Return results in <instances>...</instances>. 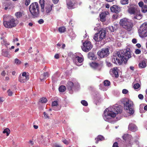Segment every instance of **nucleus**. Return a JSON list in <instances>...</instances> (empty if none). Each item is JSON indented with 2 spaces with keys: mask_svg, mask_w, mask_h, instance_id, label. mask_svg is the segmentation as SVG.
I'll use <instances>...</instances> for the list:
<instances>
[{
  "mask_svg": "<svg viewBox=\"0 0 147 147\" xmlns=\"http://www.w3.org/2000/svg\"><path fill=\"white\" fill-rule=\"evenodd\" d=\"M131 56L130 50L127 48L124 51L121 50L114 54L112 58V62L114 63L120 65L123 61L126 62Z\"/></svg>",
  "mask_w": 147,
  "mask_h": 147,
  "instance_id": "nucleus-1",
  "label": "nucleus"
},
{
  "mask_svg": "<svg viewBox=\"0 0 147 147\" xmlns=\"http://www.w3.org/2000/svg\"><path fill=\"white\" fill-rule=\"evenodd\" d=\"M122 107L121 106L116 105L106 109L104 111L103 116L106 121L110 122L111 120L114 118L116 115L121 113L122 112Z\"/></svg>",
  "mask_w": 147,
  "mask_h": 147,
  "instance_id": "nucleus-2",
  "label": "nucleus"
},
{
  "mask_svg": "<svg viewBox=\"0 0 147 147\" xmlns=\"http://www.w3.org/2000/svg\"><path fill=\"white\" fill-rule=\"evenodd\" d=\"M3 25L5 28H11L15 27L18 23L16 20L8 15H3Z\"/></svg>",
  "mask_w": 147,
  "mask_h": 147,
  "instance_id": "nucleus-3",
  "label": "nucleus"
},
{
  "mask_svg": "<svg viewBox=\"0 0 147 147\" xmlns=\"http://www.w3.org/2000/svg\"><path fill=\"white\" fill-rule=\"evenodd\" d=\"M123 103L124 109L126 110L128 113L131 115L134 113V111L133 108V104L131 100L128 98H126L123 100Z\"/></svg>",
  "mask_w": 147,
  "mask_h": 147,
  "instance_id": "nucleus-4",
  "label": "nucleus"
},
{
  "mask_svg": "<svg viewBox=\"0 0 147 147\" xmlns=\"http://www.w3.org/2000/svg\"><path fill=\"white\" fill-rule=\"evenodd\" d=\"M29 10L34 17H37L39 16V8L37 3L35 2L31 4L29 7Z\"/></svg>",
  "mask_w": 147,
  "mask_h": 147,
  "instance_id": "nucleus-5",
  "label": "nucleus"
},
{
  "mask_svg": "<svg viewBox=\"0 0 147 147\" xmlns=\"http://www.w3.org/2000/svg\"><path fill=\"white\" fill-rule=\"evenodd\" d=\"M119 24L123 28L129 31L131 30L133 27L132 24L130 20L125 18L121 19Z\"/></svg>",
  "mask_w": 147,
  "mask_h": 147,
  "instance_id": "nucleus-6",
  "label": "nucleus"
},
{
  "mask_svg": "<svg viewBox=\"0 0 147 147\" xmlns=\"http://www.w3.org/2000/svg\"><path fill=\"white\" fill-rule=\"evenodd\" d=\"M67 87L70 94H72L73 91L76 89L78 88L79 85L78 82L76 81L73 82L69 81L68 82Z\"/></svg>",
  "mask_w": 147,
  "mask_h": 147,
  "instance_id": "nucleus-7",
  "label": "nucleus"
},
{
  "mask_svg": "<svg viewBox=\"0 0 147 147\" xmlns=\"http://www.w3.org/2000/svg\"><path fill=\"white\" fill-rule=\"evenodd\" d=\"M53 6V5L51 2L47 1L45 4L44 10L43 12L46 15H50Z\"/></svg>",
  "mask_w": 147,
  "mask_h": 147,
  "instance_id": "nucleus-8",
  "label": "nucleus"
},
{
  "mask_svg": "<svg viewBox=\"0 0 147 147\" xmlns=\"http://www.w3.org/2000/svg\"><path fill=\"white\" fill-rule=\"evenodd\" d=\"M98 33L99 38H97L98 34H95L94 37V39L96 41L98 42L101 40L102 39L105 37L106 31L105 30L102 29L100 30Z\"/></svg>",
  "mask_w": 147,
  "mask_h": 147,
  "instance_id": "nucleus-9",
  "label": "nucleus"
},
{
  "mask_svg": "<svg viewBox=\"0 0 147 147\" xmlns=\"http://www.w3.org/2000/svg\"><path fill=\"white\" fill-rule=\"evenodd\" d=\"M29 78V76L28 73L24 72L19 75L18 78V81L21 83H24L28 80Z\"/></svg>",
  "mask_w": 147,
  "mask_h": 147,
  "instance_id": "nucleus-10",
  "label": "nucleus"
},
{
  "mask_svg": "<svg viewBox=\"0 0 147 147\" xmlns=\"http://www.w3.org/2000/svg\"><path fill=\"white\" fill-rule=\"evenodd\" d=\"M97 55L101 58H103L109 55V49L108 48L102 49L97 52Z\"/></svg>",
  "mask_w": 147,
  "mask_h": 147,
  "instance_id": "nucleus-11",
  "label": "nucleus"
},
{
  "mask_svg": "<svg viewBox=\"0 0 147 147\" xmlns=\"http://www.w3.org/2000/svg\"><path fill=\"white\" fill-rule=\"evenodd\" d=\"M92 47V46L90 42L88 41H86L83 43L82 49L84 51L88 52L91 49Z\"/></svg>",
  "mask_w": 147,
  "mask_h": 147,
  "instance_id": "nucleus-12",
  "label": "nucleus"
},
{
  "mask_svg": "<svg viewBox=\"0 0 147 147\" xmlns=\"http://www.w3.org/2000/svg\"><path fill=\"white\" fill-rule=\"evenodd\" d=\"M90 66L94 69L100 70H101L102 66V63H97L96 62H92L89 64Z\"/></svg>",
  "mask_w": 147,
  "mask_h": 147,
  "instance_id": "nucleus-13",
  "label": "nucleus"
},
{
  "mask_svg": "<svg viewBox=\"0 0 147 147\" xmlns=\"http://www.w3.org/2000/svg\"><path fill=\"white\" fill-rule=\"evenodd\" d=\"M83 61V59L82 57L76 56L74 59V62L77 65L80 66L82 65V62Z\"/></svg>",
  "mask_w": 147,
  "mask_h": 147,
  "instance_id": "nucleus-14",
  "label": "nucleus"
},
{
  "mask_svg": "<svg viewBox=\"0 0 147 147\" xmlns=\"http://www.w3.org/2000/svg\"><path fill=\"white\" fill-rule=\"evenodd\" d=\"M73 1L72 0L70 1H68L67 0H66L67 4L68 9H71L76 7V5L75 2H74V3L72 2Z\"/></svg>",
  "mask_w": 147,
  "mask_h": 147,
  "instance_id": "nucleus-15",
  "label": "nucleus"
},
{
  "mask_svg": "<svg viewBox=\"0 0 147 147\" xmlns=\"http://www.w3.org/2000/svg\"><path fill=\"white\" fill-rule=\"evenodd\" d=\"M117 70V67H114L111 69L110 71V74L113 76H115V77H117L118 76Z\"/></svg>",
  "mask_w": 147,
  "mask_h": 147,
  "instance_id": "nucleus-16",
  "label": "nucleus"
},
{
  "mask_svg": "<svg viewBox=\"0 0 147 147\" xmlns=\"http://www.w3.org/2000/svg\"><path fill=\"white\" fill-rule=\"evenodd\" d=\"M128 12L131 14L136 15L138 11L137 10L136 7L134 6L131 7L128 9Z\"/></svg>",
  "mask_w": 147,
  "mask_h": 147,
  "instance_id": "nucleus-17",
  "label": "nucleus"
},
{
  "mask_svg": "<svg viewBox=\"0 0 147 147\" xmlns=\"http://www.w3.org/2000/svg\"><path fill=\"white\" fill-rule=\"evenodd\" d=\"M110 9L111 12H115L116 13H118L120 11V8L116 5H113L111 7Z\"/></svg>",
  "mask_w": 147,
  "mask_h": 147,
  "instance_id": "nucleus-18",
  "label": "nucleus"
},
{
  "mask_svg": "<svg viewBox=\"0 0 147 147\" xmlns=\"http://www.w3.org/2000/svg\"><path fill=\"white\" fill-rule=\"evenodd\" d=\"M140 36L141 38H144L147 36V30H138Z\"/></svg>",
  "mask_w": 147,
  "mask_h": 147,
  "instance_id": "nucleus-19",
  "label": "nucleus"
},
{
  "mask_svg": "<svg viewBox=\"0 0 147 147\" xmlns=\"http://www.w3.org/2000/svg\"><path fill=\"white\" fill-rule=\"evenodd\" d=\"M128 129L133 131H135L137 130V127L135 125L132 123L129 124L128 126Z\"/></svg>",
  "mask_w": 147,
  "mask_h": 147,
  "instance_id": "nucleus-20",
  "label": "nucleus"
},
{
  "mask_svg": "<svg viewBox=\"0 0 147 147\" xmlns=\"http://www.w3.org/2000/svg\"><path fill=\"white\" fill-rule=\"evenodd\" d=\"M107 12H104L101 13L100 15V20L102 22H104L106 20V16L107 15Z\"/></svg>",
  "mask_w": 147,
  "mask_h": 147,
  "instance_id": "nucleus-21",
  "label": "nucleus"
},
{
  "mask_svg": "<svg viewBox=\"0 0 147 147\" xmlns=\"http://www.w3.org/2000/svg\"><path fill=\"white\" fill-rule=\"evenodd\" d=\"M123 139L125 141H129L132 139L131 135L128 134H125L122 137Z\"/></svg>",
  "mask_w": 147,
  "mask_h": 147,
  "instance_id": "nucleus-22",
  "label": "nucleus"
},
{
  "mask_svg": "<svg viewBox=\"0 0 147 147\" xmlns=\"http://www.w3.org/2000/svg\"><path fill=\"white\" fill-rule=\"evenodd\" d=\"M24 15V13L22 11L16 12L15 13V16L18 19H19Z\"/></svg>",
  "mask_w": 147,
  "mask_h": 147,
  "instance_id": "nucleus-23",
  "label": "nucleus"
},
{
  "mask_svg": "<svg viewBox=\"0 0 147 147\" xmlns=\"http://www.w3.org/2000/svg\"><path fill=\"white\" fill-rule=\"evenodd\" d=\"M147 30V22H145L141 25L138 30Z\"/></svg>",
  "mask_w": 147,
  "mask_h": 147,
  "instance_id": "nucleus-24",
  "label": "nucleus"
},
{
  "mask_svg": "<svg viewBox=\"0 0 147 147\" xmlns=\"http://www.w3.org/2000/svg\"><path fill=\"white\" fill-rule=\"evenodd\" d=\"M49 76V74L48 72L44 73L43 74H42L40 76V79L41 81L43 80L44 79H46L48 78Z\"/></svg>",
  "mask_w": 147,
  "mask_h": 147,
  "instance_id": "nucleus-25",
  "label": "nucleus"
},
{
  "mask_svg": "<svg viewBox=\"0 0 147 147\" xmlns=\"http://www.w3.org/2000/svg\"><path fill=\"white\" fill-rule=\"evenodd\" d=\"M39 3L40 5L42 12H44V10L45 4L46 3H45L44 0H40Z\"/></svg>",
  "mask_w": 147,
  "mask_h": 147,
  "instance_id": "nucleus-26",
  "label": "nucleus"
},
{
  "mask_svg": "<svg viewBox=\"0 0 147 147\" xmlns=\"http://www.w3.org/2000/svg\"><path fill=\"white\" fill-rule=\"evenodd\" d=\"M104 139V137L101 136L99 135L96 138H95V140H96L95 142L96 144H97L98 142V141H102Z\"/></svg>",
  "mask_w": 147,
  "mask_h": 147,
  "instance_id": "nucleus-27",
  "label": "nucleus"
},
{
  "mask_svg": "<svg viewBox=\"0 0 147 147\" xmlns=\"http://www.w3.org/2000/svg\"><path fill=\"white\" fill-rule=\"evenodd\" d=\"M2 55L5 57H9V53L7 51H6L5 49H3L2 51Z\"/></svg>",
  "mask_w": 147,
  "mask_h": 147,
  "instance_id": "nucleus-28",
  "label": "nucleus"
},
{
  "mask_svg": "<svg viewBox=\"0 0 147 147\" xmlns=\"http://www.w3.org/2000/svg\"><path fill=\"white\" fill-rule=\"evenodd\" d=\"M146 63L144 61L140 62L139 64V67L141 68H144L146 67Z\"/></svg>",
  "mask_w": 147,
  "mask_h": 147,
  "instance_id": "nucleus-29",
  "label": "nucleus"
},
{
  "mask_svg": "<svg viewBox=\"0 0 147 147\" xmlns=\"http://www.w3.org/2000/svg\"><path fill=\"white\" fill-rule=\"evenodd\" d=\"M135 15H136V16L134 17V18L135 19L139 20L142 18V15L138 11L136 13V14Z\"/></svg>",
  "mask_w": 147,
  "mask_h": 147,
  "instance_id": "nucleus-30",
  "label": "nucleus"
},
{
  "mask_svg": "<svg viewBox=\"0 0 147 147\" xmlns=\"http://www.w3.org/2000/svg\"><path fill=\"white\" fill-rule=\"evenodd\" d=\"M88 57L90 60H94L95 59L94 54L92 53H89L88 54Z\"/></svg>",
  "mask_w": 147,
  "mask_h": 147,
  "instance_id": "nucleus-31",
  "label": "nucleus"
},
{
  "mask_svg": "<svg viewBox=\"0 0 147 147\" xmlns=\"http://www.w3.org/2000/svg\"><path fill=\"white\" fill-rule=\"evenodd\" d=\"M1 42L2 45H5L6 46L9 45V43L5 39H3Z\"/></svg>",
  "mask_w": 147,
  "mask_h": 147,
  "instance_id": "nucleus-32",
  "label": "nucleus"
},
{
  "mask_svg": "<svg viewBox=\"0 0 147 147\" xmlns=\"http://www.w3.org/2000/svg\"><path fill=\"white\" fill-rule=\"evenodd\" d=\"M134 88L136 90H139L140 89V85L138 83H136L134 84Z\"/></svg>",
  "mask_w": 147,
  "mask_h": 147,
  "instance_id": "nucleus-33",
  "label": "nucleus"
},
{
  "mask_svg": "<svg viewBox=\"0 0 147 147\" xmlns=\"http://www.w3.org/2000/svg\"><path fill=\"white\" fill-rule=\"evenodd\" d=\"M66 30V28L64 27H61L59 28L58 30L60 33L64 32Z\"/></svg>",
  "mask_w": 147,
  "mask_h": 147,
  "instance_id": "nucleus-34",
  "label": "nucleus"
},
{
  "mask_svg": "<svg viewBox=\"0 0 147 147\" xmlns=\"http://www.w3.org/2000/svg\"><path fill=\"white\" fill-rule=\"evenodd\" d=\"M59 89L60 92H63L65 90L66 87L64 86H61L59 87Z\"/></svg>",
  "mask_w": 147,
  "mask_h": 147,
  "instance_id": "nucleus-35",
  "label": "nucleus"
},
{
  "mask_svg": "<svg viewBox=\"0 0 147 147\" xmlns=\"http://www.w3.org/2000/svg\"><path fill=\"white\" fill-rule=\"evenodd\" d=\"M142 12L145 13L147 12V5H145L142 8Z\"/></svg>",
  "mask_w": 147,
  "mask_h": 147,
  "instance_id": "nucleus-36",
  "label": "nucleus"
},
{
  "mask_svg": "<svg viewBox=\"0 0 147 147\" xmlns=\"http://www.w3.org/2000/svg\"><path fill=\"white\" fill-rule=\"evenodd\" d=\"M47 140H46V139L45 140H44L43 141H42V140H38V142L39 143H41L42 144H43L45 145H47Z\"/></svg>",
  "mask_w": 147,
  "mask_h": 147,
  "instance_id": "nucleus-37",
  "label": "nucleus"
},
{
  "mask_svg": "<svg viewBox=\"0 0 147 147\" xmlns=\"http://www.w3.org/2000/svg\"><path fill=\"white\" fill-rule=\"evenodd\" d=\"M3 133L4 134H6L7 136H8L10 133V130L8 128H6L4 129L3 131Z\"/></svg>",
  "mask_w": 147,
  "mask_h": 147,
  "instance_id": "nucleus-38",
  "label": "nucleus"
},
{
  "mask_svg": "<svg viewBox=\"0 0 147 147\" xmlns=\"http://www.w3.org/2000/svg\"><path fill=\"white\" fill-rule=\"evenodd\" d=\"M120 2L122 5L127 4L128 3V0H121Z\"/></svg>",
  "mask_w": 147,
  "mask_h": 147,
  "instance_id": "nucleus-39",
  "label": "nucleus"
},
{
  "mask_svg": "<svg viewBox=\"0 0 147 147\" xmlns=\"http://www.w3.org/2000/svg\"><path fill=\"white\" fill-rule=\"evenodd\" d=\"M47 101V99L46 98H42L40 99V102L42 103H46Z\"/></svg>",
  "mask_w": 147,
  "mask_h": 147,
  "instance_id": "nucleus-40",
  "label": "nucleus"
},
{
  "mask_svg": "<svg viewBox=\"0 0 147 147\" xmlns=\"http://www.w3.org/2000/svg\"><path fill=\"white\" fill-rule=\"evenodd\" d=\"M110 84V82L108 80H105L104 81V85L105 86H108Z\"/></svg>",
  "mask_w": 147,
  "mask_h": 147,
  "instance_id": "nucleus-41",
  "label": "nucleus"
},
{
  "mask_svg": "<svg viewBox=\"0 0 147 147\" xmlns=\"http://www.w3.org/2000/svg\"><path fill=\"white\" fill-rule=\"evenodd\" d=\"M43 117L45 119H49V117L48 116V115L47 113L45 112H44L43 113Z\"/></svg>",
  "mask_w": 147,
  "mask_h": 147,
  "instance_id": "nucleus-42",
  "label": "nucleus"
},
{
  "mask_svg": "<svg viewBox=\"0 0 147 147\" xmlns=\"http://www.w3.org/2000/svg\"><path fill=\"white\" fill-rule=\"evenodd\" d=\"M15 63L16 65H19L21 63V61L18 59H16L15 60Z\"/></svg>",
  "mask_w": 147,
  "mask_h": 147,
  "instance_id": "nucleus-43",
  "label": "nucleus"
},
{
  "mask_svg": "<svg viewBox=\"0 0 147 147\" xmlns=\"http://www.w3.org/2000/svg\"><path fill=\"white\" fill-rule=\"evenodd\" d=\"M81 104L84 106H87L88 105V103L85 100H82L81 101Z\"/></svg>",
  "mask_w": 147,
  "mask_h": 147,
  "instance_id": "nucleus-44",
  "label": "nucleus"
},
{
  "mask_svg": "<svg viewBox=\"0 0 147 147\" xmlns=\"http://www.w3.org/2000/svg\"><path fill=\"white\" fill-rule=\"evenodd\" d=\"M7 92L9 96H12L13 93L12 92L10 89L8 90L7 91Z\"/></svg>",
  "mask_w": 147,
  "mask_h": 147,
  "instance_id": "nucleus-45",
  "label": "nucleus"
},
{
  "mask_svg": "<svg viewBox=\"0 0 147 147\" xmlns=\"http://www.w3.org/2000/svg\"><path fill=\"white\" fill-rule=\"evenodd\" d=\"M58 102L57 101H54L52 103V106L53 107L57 106L58 105Z\"/></svg>",
  "mask_w": 147,
  "mask_h": 147,
  "instance_id": "nucleus-46",
  "label": "nucleus"
},
{
  "mask_svg": "<svg viewBox=\"0 0 147 147\" xmlns=\"http://www.w3.org/2000/svg\"><path fill=\"white\" fill-rule=\"evenodd\" d=\"M62 140V142L65 144H69V142L65 139H63Z\"/></svg>",
  "mask_w": 147,
  "mask_h": 147,
  "instance_id": "nucleus-47",
  "label": "nucleus"
},
{
  "mask_svg": "<svg viewBox=\"0 0 147 147\" xmlns=\"http://www.w3.org/2000/svg\"><path fill=\"white\" fill-rule=\"evenodd\" d=\"M144 105H141L140 106V112L141 113H142L143 111V107Z\"/></svg>",
  "mask_w": 147,
  "mask_h": 147,
  "instance_id": "nucleus-48",
  "label": "nucleus"
},
{
  "mask_svg": "<svg viewBox=\"0 0 147 147\" xmlns=\"http://www.w3.org/2000/svg\"><path fill=\"white\" fill-rule=\"evenodd\" d=\"M117 15L116 14L113 15L112 18L113 20H115L117 18Z\"/></svg>",
  "mask_w": 147,
  "mask_h": 147,
  "instance_id": "nucleus-49",
  "label": "nucleus"
},
{
  "mask_svg": "<svg viewBox=\"0 0 147 147\" xmlns=\"http://www.w3.org/2000/svg\"><path fill=\"white\" fill-rule=\"evenodd\" d=\"M128 90L126 89H123V90L122 92L123 94H125L127 93L128 92Z\"/></svg>",
  "mask_w": 147,
  "mask_h": 147,
  "instance_id": "nucleus-50",
  "label": "nucleus"
},
{
  "mask_svg": "<svg viewBox=\"0 0 147 147\" xmlns=\"http://www.w3.org/2000/svg\"><path fill=\"white\" fill-rule=\"evenodd\" d=\"M138 97L140 99L142 100L143 99L144 96L142 94H140L138 95Z\"/></svg>",
  "mask_w": 147,
  "mask_h": 147,
  "instance_id": "nucleus-51",
  "label": "nucleus"
},
{
  "mask_svg": "<svg viewBox=\"0 0 147 147\" xmlns=\"http://www.w3.org/2000/svg\"><path fill=\"white\" fill-rule=\"evenodd\" d=\"M30 1V0H26L25 1V5L27 6L29 4Z\"/></svg>",
  "mask_w": 147,
  "mask_h": 147,
  "instance_id": "nucleus-52",
  "label": "nucleus"
},
{
  "mask_svg": "<svg viewBox=\"0 0 147 147\" xmlns=\"http://www.w3.org/2000/svg\"><path fill=\"white\" fill-rule=\"evenodd\" d=\"M109 29L110 30L111 32H114L115 30V28H114L113 27V26H110L109 27Z\"/></svg>",
  "mask_w": 147,
  "mask_h": 147,
  "instance_id": "nucleus-53",
  "label": "nucleus"
},
{
  "mask_svg": "<svg viewBox=\"0 0 147 147\" xmlns=\"http://www.w3.org/2000/svg\"><path fill=\"white\" fill-rule=\"evenodd\" d=\"M135 53L136 54H138L141 53V51L139 49H137L135 50Z\"/></svg>",
  "mask_w": 147,
  "mask_h": 147,
  "instance_id": "nucleus-54",
  "label": "nucleus"
},
{
  "mask_svg": "<svg viewBox=\"0 0 147 147\" xmlns=\"http://www.w3.org/2000/svg\"><path fill=\"white\" fill-rule=\"evenodd\" d=\"M143 3L142 1H140L138 3V5L140 7H141L142 8L143 6Z\"/></svg>",
  "mask_w": 147,
  "mask_h": 147,
  "instance_id": "nucleus-55",
  "label": "nucleus"
},
{
  "mask_svg": "<svg viewBox=\"0 0 147 147\" xmlns=\"http://www.w3.org/2000/svg\"><path fill=\"white\" fill-rule=\"evenodd\" d=\"M44 140H45V138L43 136H42L40 139H38V140H42V141H43Z\"/></svg>",
  "mask_w": 147,
  "mask_h": 147,
  "instance_id": "nucleus-56",
  "label": "nucleus"
},
{
  "mask_svg": "<svg viewBox=\"0 0 147 147\" xmlns=\"http://www.w3.org/2000/svg\"><path fill=\"white\" fill-rule=\"evenodd\" d=\"M38 22L39 24H42L44 22V20L42 19H40L39 20Z\"/></svg>",
  "mask_w": 147,
  "mask_h": 147,
  "instance_id": "nucleus-57",
  "label": "nucleus"
},
{
  "mask_svg": "<svg viewBox=\"0 0 147 147\" xmlns=\"http://www.w3.org/2000/svg\"><path fill=\"white\" fill-rule=\"evenodd\" d=\"M113 147H119L118 146V144H117V142H115L113 145Z\"/></svg>",
  "mask_w": 147,
  "mask_h": 147,
  "instance_id": "nucleus-58",
  "label": "nucleus"
},
{
  "mask_svg": "<svg viewBox=\"0 0 147 147\" xmlns=\"http://www.w3.org/2000/svg\"><path fill=\"white\" fill-rule=\"evenodd\" d=\"M132 42L134 44H136L137 43V40L135 38H134L132 40Z\"/></svg>",
  "mask_w": 147,
  "mask_h": 147,
  "instance_id": "nucleus-59",
  "label": "nucleus"
},
{
  "mask_svg": "<svg viewBox=\"0 0 147 147\" xmlns=\"http://www.w3.org/2000/svg\"><path fill=\"white\" fill-rule=\"evenodd\" d=\"M99 24H97V27H96L94 28V30H98L99 28Z\"/></svg>",
  "mask_w": 147,
  "mask_h": 147,
  "instance_id": "nucleus-60",
  "label": "nucleus"
},
{
  "mask_svg": "<svg viewBox=\"0 0 147 147\" xmlns=\"http://www.w3.org/2000/svg\"><path fill=\"white\" fill-rule=\"evenodd\" d=\"M6 74V73L5 71H2V72L1 73V75L3 76H5Z\"/></svg>",
  "mask_w": 147,
  "mask_h": 147,
  "instance_id": "nucleus-61",
  "label": "nucleus"
},
{
  "mask_svg": "<svg viewBox=\"0 0 147 147\" xmlns=\"http://www.w3.org/2000/svg\"><path fill=\"white\" fill-rule=\"evenodd\" d=\"M54 57L56 59H58L59 58V55L58 54H56L55 55Z\"/></svg>",
  "mask_w": 147,
  "mask_h": 147,
  "instance_id": "nucleus-62",
  "label": "nucleus"
},
{
  "mask_svg": "<svg viewBox=\"0 0 147 147\" xmlns=\"http://www.w3.org/2000/svg\"><path fill=\"white\" fill-rule=\"evenodd\" d=\"M4 99L3 98L0 97V104L1 103L4 101Z\"/></svg>",
  "mask_w": 147,
  "mask_h": 147,
  "instance_id": "nucleus-63",
  "label": "nucleus"
},
{
  "mask_svg": "<svg viewBox=\"0 0 147 147\" xmlns=\"http://www.w3.org/2000/svg\"><path fill=\"white\" fill-rule=\"evenodd\" d=\"M107 65L108 67H110L111 65V63L108 62H107Z\"/></svg>",
  "mask_w": 147,
  "mask_h": 147,
  "instance_id": "nucleus-64",
  "label": "nucleus"
}]
</instances>
